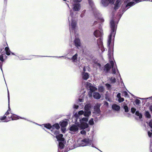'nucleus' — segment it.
Segmentation results:
<instances>
[{
    "label": "nucleus",
    "instance_id": "4c0bfd02",
    "mask_svg": "<svg viewBox=\"0 0 152 152\" xmlns=\"http://www.w3.org/2000/svg\"><path fill=\"white\" fill-rule=\"evenodd\" d=\"M3 57V55H1L0 56V60L2 61H4Z\"/></svg>",
    "mask_w": 152,
    "mask_h": 152
},
{
    "label": "nucleus",
    "instance_id": "2eb2a0df",
    "mask_svg": "<svg viewBox=\"0 0 152 152\" xmlns=\"http://www.w3.org/2000/svg\"><path fill=\"white\" fill-rule=\"evenodd\" d=\"M0 120L1 121L5 120L4 121L6 122H7L10 121L11 120H12L11 115L10 116H8L7 118V116H4L3 117H1L0 118Z\"/></svg>",
    "mask_w": 152,
    "mask_h": 152
},
{
    "label": "nucleus",
    "instance_id": "a211bd4d",
    "mask_svg": "<svg viewBox=\"0 0 152 152\" xmlns=\"http://www.w3.org/2000/svg\"><path fill=\"white\" fill-rule=\"evenodd\" d=\"M93 97L96 99H99L101 97L100 95L98 92H95L93 94Z\"/></svg>",
    "mask_w": 152,
    "mask_h": 152
},
{
    "label": "nucleus",
    "instance_id": "b1692460",
    "mask_svg": "<svg viewBox=\"0 0 152 152\" xmlns=\"http://www.w3.org/2000/svg\"><path fill=\"white\" fill-rule=\"evenodd\" d=\"M67 125V122L65 121H63L61 122L60 125L62 127H64Z\"/></svg>",
    "mask_w": 152,
    "mask_h": 152
},
{
    "label": "nucleus",
    "instance_id": "ddd939ff",
    "mask_svg": "<svg viewBox=\"0 0 152 152\" xmlns=\"http://www.w3.org/2000/svg\"><path fill=\"white\" fill-rule=\"evenodd\" d=\"M77 54H76L72 57V59L75 63V64L79 65V60H78L77 59Z\"/></svg>",
    "mask_w": 152,
    "mask_h": 152
},
{
    "label": "nucleus",
    "instance_id": "e433bc0d",
    "mask_svg": "<svg viewBox=\"0 0 152 152\" xmlns=\"http://www.w3.org/2000/svg\"><path fill=\"white\" fill-rule=\"evenodd\" d=\"M149 125L151 128H152V120H151L149 123Z\"/></svg>",
    "mask_w": 152,
    "mask_h": 152
},
{
    "label": "nucleus",
    "instance_id": "7ed1b4c3",
    "mask_svg": "<svg viewBox=\"0 0 152 152\" xmlns=\"http://www.w3.org/2000/svg\"><path fill=\"white\" fill-rule=\"evenodd\" d=\"M111 28L112 29V31L108 37L107 45L109 46L111 42L112 38H113L115 36L116 27L114 23V21L112 20L110 22Z\"/></svg>",
    "mask_w": 152,
    "mask_h": 152
},
{
    "label": "nucleus",
    "instance_id": "4468645a",
    "mask_svg": "<svg viewBox=\"0 0 152 152\" xmlns=\"http://www.w3.org/2000/svg\"><path fill=\"white\" fill-rule=\"evenodd\" d=\"M142 1V0H129V2L126 5V6H131L136 3Z\"/></svg>",
    "mask_w": 152,
    "mask_h": 152
},
{
    "label": "nucleus",
    "instance_id": "bb28decb",
    "mask_svg": "<svg viewBox=\"0 0 152 152\" xmlns=\"http://www.w3.org/2000/svg\"><path fill=\"white\" fill-rule=\"evenodd\" d=\"M5 50L6 54L8 55H9L10 54V51L9 48L8 47H6L5 48Z\"/></svg>",
    "mask_w": 152,
    "mask_h": 152
},
{
    "label": "nucleus",
    "instance_id": "9d476101",
    "mask_svg": "<svg viewBox=\"0 0 152 152\" xmlns=\"http://www.w3.org/2000/svg\"><path fill=\"white\" fill-rule=\"evenodd\" d=\"M91 85V84L88 82H87L85 85L87 89H90L92 93H93L94 91L97 90V88Z\"/></svg>",
    "mask_w": 152,
    "mask_h": 152
},
{
    "label": "nucleus",
    "instance_id": "f8f14e48",
    "mask_svg": "<svg viewBox=\"0 0 152 152\" xmlns=\"http://www.w3.org/2000/svg\"><path fill=\"white\" fill-rule=\"evenodd\" d=\"M97 43L98 46H99V48L100 49L102 52H103L104 51V49L103 46L102 40V39H98L97 40Z\"/></svg>",
    "mask_w": 152,
    "mask_h": 152
},
{
    "label": "nucleus",
    "instance_id": "a878e982",
    "mask_svg": "<svg viewBox=\"0 0 152 152\" xmlns=\"http://www.w3.org/2000/svg\"><path fill=\"white\" fill-rule=\"evenodd\" d=\"M44 126L46 128L49 129H51L52 128V127L50 124H46L44 125Z\"/></svg>",
    "mask_w": 152,
    "mask_h": 152
},
{
    "label": "nucleus",
    "instance_id": "a18cd8bd",
    "mask_svg": "<svg viewBox=\"0 0 152 152\" xmlns=\"http://www.w3.org/2000/svg\"><path fill=\"white\" fill-rule=\"evenodd\" d=\"M115 78H112L111 79V82L113 83H114L115 81Z\"/></svg>",
    "mask_w": 152,
    "mask_h": 152
},
{
    "label": "nucleus",
    "instance_id": "0eeeda50",
    "mask_svg": "<svg viewBox=\"0 0 152 152\" xmlns=\"http://www.w3.org/2000/svg\"><path fill=\"white\" fill-rule=\"evenodd\" d=\"M92 141L89 140L88 139H86L81 141L80 143V146H89L91 145V146L94 147L93 144H92Z\"/></svg>",
    "mask_w": 152,
    "mask_h": 152
},
{
    "label": "nucleus",
    "instance_id": "9b49d317",
    "mask_svg": "<svg viewBox=\"0 0 152 152\" xmlns=\"http://www.w3.org/2000/svg\"><path fill=\"white\" fill-rule=\"evenodd\" d=\"M115 0H102L101 3L104 7L107 6L109 3L113 4Z\"/></svg>",
    "mask_w": 152,
    "mask_h": 152
},
{
    "label": "nucleus",
    "instance_id": "ea45409f",
    "mask_svg": "<svg viewBox=\"0 0 152 152\" xmlns=\"http://www.w3.org/2000/svg\"><path fill=\"white\" fill-rule=\"evenodd\" d=\"M123 94L125 96H126L127 95V93L126 91H124L123 92Z\"/></svg>",
    "mask_w": 152,
    "mask_h": 152
},
{
    "label": "nucleus",
    "instance_id": "c03bdc74",
    "mask_svg": "<svg viewBox=\"0 0 152 152\" xmlns=\"http://www.w3.org/2000/svg\"><path fill=\"white\" fill-rule=\"evenodd\" d=\"M148 135L149 137H151V135L152 134L149 131L148 132Z\"/></svg>",
    "mask_w": 152,
    "mask_h": 152
},
{
    "label": "nucleus",
    "instance_id": "5701e85b",
    "mask_svg": "<svg viewBox=\"0 0 152 152\" xmlns=\"http://www.w3.org/2000/svg\"><path fill=\"white\" fill-rule=\"evenodd\" d=\"M120 1V0H117L115 4V6L114 7V9L115 10L117 9H118V7H119V5L120 4V3H119Z\"/></svg>",
    "mask_w": 152,
    "mask_h": 152
},
{
    "label": "nucleus",
    "instance_id": "864d4df0",
    "mask_svg": "<svg viewBox=\"0 0 152 152\" xmlns=\"http://www.w3.org/2000/svg\"><path fill=\"white\" fill-rule=\"evenodd\" d=\"M97 111L98 112L99 111V108H98L97 109Z\"/></svg>",
    "mask_w": 152,
    "mask_h": 152
},
{
    "label": "nucleus",
    "instance_id": "3c124183",
    "mask_svg": "<svg viewBox=\"0 0 152 152\" xmlns=\"http://www.w3.org/2000/svg\"><path fill=\"white\" fill-rule=\"evenodd\" d=\"M81 1V0H75V2H80Z\"/></svg>",
    "mask_w": 152,
    "mask_h": 152
},
{
    "label": "nucleus",
    "instance_id": "f704fd0d",
    "mask_svg": "<svg viewBox=\"0 0 152 152\" xmlns=\"http://www.w3.org/2000/svg\"><path fill=\"white\" fill-rule=\"evenodd\" d=\"M131 112L133 113H134L135 111H136V109L133 107H132L131 108Z\"/></svg>",
    "mask_w": 152,
    "mask_h": 152
},
{
    "label": "nucleus",
    "instance_id": "72a5a7b5",
    "mask_svg": "<svg viewBox=\"0 0 152 152\" xmlns=\"http://www.w3.org/2000/svg\"><path fill=\"white\" fill-rule=\"evenodd\" d=\"M135 102L136 104H138L140 103V101L139 99H137L135 101Z\"/></svg>",
    "mask_w": 152,
    "mask_h": 152
},
{
    "label": "nucleus",
    "instance_id": "f3484780",
    "mask_svg": "<svg viewBox=\"0 0 152 152\" xmlns=\"http://www.w3.org/2000/svg\"><path fill=\"white\" fill-rule=\"evenodd\" d=\"M74 42L76 47H78L80 46V41L79 38H76L74 41Z\"/></svg>",
    "mask_w": 152,
    "mask_h": 152
},
{
    "label": "nucleus",
    "instance_id": "2f4dec72",
    "mask_svg": "<svg viewBox=\"0 0 152 152\" xmlns=\"http://www.w3.org/2000/svg\"><path fill=\"white\" fill-rule=\"evenodd\" d=\"M124 109L126 112H127L128 111V108L127 106H125L124 107Z\"/></svg>",
    "mask_w": 152,
    "mask_h": 152
},
{
    "label": "nucleus",
    "instance_id": "4be33fe9",
    "mask_svg": "<svg viewBox=\"0 0 152 152\" xmlns=\"http://www.w3.org/2000/svg\"><path fill=\"white\" fill-rule=\"evenodd\" d=\"M110 67L108 64H107L104 66V71L108 72L110 70Z\"/></svg>",
    "mask_w": 152,
    "mask_h": 152
},
{
    "label": "nucleus",
    "instance_id": "dca6fc26",
    "mask_svg": "<svg viewBox=\"0 0 152 152\" xmlns=\"http://www.w3.org/2000/svg\"><path fill=\"white\" fill-rule=\"evenodd\" d=\"M73 9L75 11H78L80 9V4L79 3H75L73 5Z\"/></svg>",
    "mask_w": 152,
    "mask_h": 152
},
{
    "label": "nucleus",
    "instance_id": "c9c22d12",
    "mask_svg": "<svg viewBox=\"0 0 152 152\" xmlns=\"http://www.w3.org/2000/svg\"><path fill=\"white\" fill-rule=\"evenodd\" d=\"M98 21L100 22H103L104 21V20L102 18H99Z\"/></svg>",
    "mask_w": 152,
    "mask_h": 152
},
{
    "label": "nucleus",
    "instance_id": "37998d69",
    "mask_svg": "<svg viewBox=\"0 0 152 152\" xmlns=\"http://www.w3.org/2000/svg\"><path fill=\"white\" fill-rule=\"evenodd\" d=\"M106 86L108 89L110 87V85L108 84H106Z\"/></svg>",
    "mask_w": 152,
    "mask_h": 152
},
{
    "label": "nucleus",
    "instance_id": "cd10ccee",
    "mask_svg": "<svg viewBox=\"0 0 152 152\" xmlns=\"http://www.w3.org/2000/svg\"><path fill=\"white\" fill-rule=\"evenodd\" d=\"M145 115L148 118H150L151 117V115L147 111H145Z\"/></svg>",
    "mask_w": 152,
    "mask_h": 152
},
{
    "label": "nucleus",
    "instance_id": "052dcab7",
    "mask_svg": "<svg viewBox=\"0 0 152 152\" xmlns=\"http://www.w3.org/2000/svg\"><path fill=\"white\" fill-rule=\"evenodd\" d=\"M151 132H152V129L151 130Z\"/></svg>",
    "mask_w": 152,
    "mask_h": 152
},
{
    "label": "nucleus",
    "instance_id": "680f3d73",
    "mask_svg": "<svg viewBox=\"0 0 152 152\" xmlns=\"http://www.w3.org/2000/svg\"><path fill=\"white\" fill-rule=\"evenodd\" d=\"M151 1H152V0H151Z\"/></svg>",
    "mask_w": 152,
    "mask_h": 152
},
{
    "label": "nucleus",
    "instance_id": "c85d7f7f",
    "mask_svg": "<svg viewBox=\"0 0 152 152\" xmlns=\"http://www.w3.org/2000/svg\"><path fill=\"white\" fill-rule=\"evenodd\" d=\"M135 114L137 116H138L140 119L142 118V114L140 113H139L138 111H137L135 113Z\"/></svg>",
    "mask_w": 152,
    "mask_h": 152
},
{
    "label": "nucleus",
    "instance_id": "13d9d810",
    "mask_svg": "<svg viewBox=\"0 0 152 152\" xmlns=\"http://www.w3.org/2000/svg\"><path fill=\"white\" fill-rule=\"evenodd\" d=\"M1 70L2 71V68H1Z\"/></svg>",
    "mask_w": 152,
    "mask_h": 152
},
{
    "label": "nucleus",
    "instance_id": "8fccbe9b",
    "mask_svg": "<svg viewBox=\"0 0 152 152\" xmlns=\"http://www.w3.org/2000/svg\"><path fill=\"white\" fill-rule=\"evenodd\" d=\"M149 109L150 111L152 112V105H151L149 107Z\"/></svg>",
    "mask_w": 152,
    "mask_h": 152
},
{
    "label": "nucleus",
    "instance_id": "20e7f679",
    "mask_svg": "<svg viewBox=\"0 0 152 152\" xmlns=\"http://www.w3.org/2000/svg\"><path fill=\"white\" fill-rule=\"evenodd\" d=\"M69 21L70 23L69 28L71 34L75 33L76 31V23L75 20L72 19V15L71 14L70 16L68 18Z\"/></svg>",
    "mask_w": 152,
    "mask_h": 152
},
{
    "label": "nucleus",
    "instance_id": "6ab92c4d",
    "mask_svg": "<svg viewBox=\"0 0 152 152\" xmlns=\"http://www.w3.org/2000/svg\"><path fill=\"white\" fill-rule=\"evenodd\" d=\"M11 118L12 120H16L20 118L22 119V118L21 117H18L17 115L14 114L11 115Z\"/></svg>",
    "mask_w": 152,
    "mask_h": 152
},
{
    "label": "nucleus",
    "instance_id": "1a4fd4ad",
    "mask_svg": "<svg viewBox=\"0 0 152 152\" xmlns=\"http://www.w3.org/2000/svg\"><path fill=\"white\" fill-rule=\"evenodd\" d=\"M60 128L59 125L58 124H55L52 127L53 129H51V131L54 133L55 135H57L58 134V129Z\"/></svg>",
    "mask_w": 152,
    "mask_h": 152
},
{
    "label": "nucleus",
    "instance_id": "473e14b6",
    "mask_svg": "<svg viewBox=\"0 0 152 152\" xmlns=\"http://www.w3.org/2000/svg\"><path fill=\"white\" fill-rule=\"evenodd\" d=\"M124 99L121 97L118 99V101L119 102H123L124 101Z\"/></svg>",
    "mask_w": 152,
    "mask_h": 152
},
{
    "label": "nucleus",
    "instance_id": "49530a36",
    "mask_svg": "<svg viewBox=\"0 0 152 152\" xmlns=\"http://www.w3.org/2000/svg\"><path fill=\"white\" fill-rule=\"evenodd\" d=\"M83 101V99L80 98L79 99V102H82Z\"/></svg>",
    "mask_w": 152,
    "mask_h": 152
},
{
    "label": "nucleus",
    "instance_id": "a19ab883",
    "mask_svg": "<svg viewBox=\"0 0 152 152\" xmlns=\"http://www.w3.org/2000/svg\"><path fill=\"white\" fill-rule=\"evenodd\" d=\"M81 133L82 134H85L86 132L85 130H83L81 132Z\"/></svg>",
    "mask_w": 152,
    "mask_h": 152
},
{
    "label": "nucleus",
    "instance_id": "393cba45",
    "mask_svg": "<svg viewBox=\"0 0 152 152\" xmlns=\"http://www.w3.org/2000/svg\"><path fill=\"white\" fill-rule=\"evenodd\" d=\"M98 90L100 92H103L104 91V88L102 86H99L98 87Z\"/></svg>",
    "mask_w": 152,
    "mask_h": 152
},
{
    "label": "nucleus",
    "instance_id": "de8ad7c7",
    "mask_svg": "<svg viewBox=\"0 0 152 152\" xmlns=\"http://www.w3.org/2000/svg\"><path fill=\"white\" fill-rule=\"evenodd\" d=\"M78 105H74V108H75V109H77L78 108Z\"/></svg>",
    "mask_w": 152,
    "mask_h": 152
},
{
    "label": "nucleus",
    "instance_id": "58836bf2",
    "mask_svg": "<svg viewBox=\"0 0 152 152\" xmlns=\"http://www.w3.org/2000/svg\"><path fill=\"white\" fill-rule=\"evenodd\" d=\"M10 108H9V110H8V111L5 113V115L6 116H7L9 114V111H10Z\"/></svg>",
    "mask_w": 152,
    "mask_h": 152
},
{
    "label": "nucleus",
    "instance_id": "423d86ee",
    "mask_svg": "<svg viewBox=\"0 0 152 152\" xmlns=\"http://www.w3.org/2000/svg\"><path fill=\"white\" fill-rule=\"evenodd\" d=\"M63 135L60 134L58 135H56V137L57 139L59 142V147L60 149L63 148L64 145V139L63 137Z\"/></svg>",
    "mask_w": 152,
    "mask_h": 152
},
{
    "label": "nucleus",
    "instance_id": "79ce46f5",
    "mask_svg": "<svg viewBox=\"0 0 152 152\" xmlns=\"http://www.w3.org/2000/svg\"><path fill=\"white\" fill-rule=\"evenodd\" d=\"M117 97L119 99V98H121V94L120 93H119L117 95Z\"/></svg>",
    "mask_w": 152,
    "mask_h": 152
},
{
    "label": "nucleus",
    "instance_id": "09e8293b",
    "mask_svg": "<svg viewBox=\"0 0 152 152\" xmlns=\"http://www.w3.org/2000/svg\"><path fill=\"white\" fill-rule=\"evenodd\" d=\"M8 102H9V101H10V96H9V93L8 91Z\"/></svg>",
    "mask_w": 152,
    "mask_h": 152
},
{
    "label": "nucleus",
    "instance_id": "5fc2aeb1",
    "mask_svg": "<svg viewBox=\"0 0 152 152\" xmlns=\"http://www.w3.org/2000/svg\"><path fill=\"white\" fill-rule=\"evenodd\" d=\"M83 70H84V71H85V68H83Z\"/></svg>",
    "mask_w": 152,
    "mask_h": 152
},
{
    "label": "nucleus",
    "instance_id": "6e6552de",
    "mask_svg": "<svg viewBox=\"0 0 152 152\" xmlns=\"http://www.w3.org/2000/svg\"><path fill=\"white\" fill-rule=\"evenodd\" d=\"M103 34V31L101 28L99 29L96 30L94 32V35L96 37L101 36Z\"/></svg>",
    "mask_w": 152,
    "mask_h": 152
},
{
    "label": "nucleus",
    "instance_id": "aec40b11",
    "mask_svg": "<svg viewBox=\"0 0 152 152\" xmlns=\"http://www.w3.org/2000/svg\"><path fill=\"white\" fill-rule=\"evenodd\" d=\"M82 78L84 80H87L89 77V75L87 73L83 72L82 74Z\"/></svg>",
    "mask_w": 152,
    "mask_h": 152
},
{
    "label": "nucleus",
    "instance_id": "412c9836",
    "mask_svg": "<svg viewBox=\"0 0 152 152\" xmlns=\"http://www.w3.org/2000/svg\"><path fill=\"white\" fill-rule=\"evenodd\" d=\"M113 109L116 111H118L120 109V107L116 104H113L112 106Z\"/></svg>",
    "mask_w": 152,
    "mask_h": 152
},
{
    "label": "nucleus",
    "instance_id": "bf43d9fd",
    "mask_svg": "<svg viewBox=\"0 0 152 152\" xmlns=\"http://www.w3.org/2000/svg\"><path fill=\"white\" fill-rule=\"evenodd\" d=\"M12 53V54H13V55H14V53Z\"/></svg>",
    "mask_w": 152,
    "mask_h": 152
},
{
    "label": "nucleus",
    "instance_id": "c756f323",
    "mask_svg": "<svg viewBox=\"0 0 152 152\" xmlns=\"http://www.w3.org/2000/svg\"><path fill=\"white\" fill-rule=\"evenodd\" d=\"M89 4L90 5V6H91V7L92 8H94V7L93 6V2L91 1V0H89Z\"/></svg>",
    "mask_w": 152,
    "mask_h": 152
},
{
    "label": "nucleus",
    "instance_id": "39448f33",
    "mask_svg": "<svg viewBox=\"0 0 152 152\" xmlns=\"http://www.w3.org/2000/svg\"><path fill=\"white\" fill-rule=\"evenodd\" d=\"M108 56L110 61V63L111 66H112V72L113 73L115 74L116 72V66H114V62L113 61V51L112 50L109 49L108 52Z\"/></svg>",
    "mask_w": 152,
    "mask_h": 152
},
{
    "label": "nucleus",
    "instance_id": "7c9ffc66",
    "mask_svg": "<svg viewBox=\"0 0 152 152\" xmlns=\"http://www.w3.org/2000/svg\"><path fill=\"white\" fill-rule=\"evenodd\" d=\"M89 124H90L91 125L93 124L94 123L93 119V118L91 119V120L89 121Z\"/></svg>",
    "mask_w": 152,
    "mask_h": 152
},
{
    "label": "nucleus",
    "instance_id": "4d7b16f0",
    "mask_svg": "<svg viewBox=\"0 0 152 152\" xmlns=\"http://www.w3.org/2000/svg\"><path fill=\"white\" fill-rule=\"evenodd\" d=\"M91 95H89V96L91 97Z\"/></svg>",
    "mask_w": 152,
    "mask_h": 152
},
{
    "label": "nucleus",
    "instance_id": "603ef678",
    "mask_svg": "<svg viewBox=\"0 0 152 152\" xmlns=\"http://www.w3.org/2000/svg\"><path fill=\"white\" fill-rule=\"evenodd\" d=\"M97 64L99 67H100V64Z\"/></svg>",
    "mask_w": 152,
    "mask_h": 152
},
{
    "label": "nucleus",
    "instance_id": "f257e3e1",
    "mask_svg": "<svg viewBox=\"0 0 152 152\" xmlns=\"http://www.w3.org/2000/svg\"><path fill=\"white\" fill-rule=\"evenodd\" d=\"M80 124L76 123L75 125H72L70 128L69 130L70 131L76 132L78 130V127L83 129L88 127V124L86 123L88 121L87 118H83L82 119H80Z\"/></svg>",
    "mask_w": 152,
    "mask_h": 152
},
{
    "label": "nucleus",
    "instance_id": "f03ea898",
    "mask_svg": "<svg viewBox=\"0 0 152 152\" xmlns=\"http://www.w3.org/2000/svg\"><path fill=\"white\" fill-rule=\"evenodd\" d=\"M91 105L90 104H87L85 106V111L84 112L83 110H80L79 111L78 113L75 114L74 117L77 118L80 115H84L85 116L88 117L91 114V111L90 110Z\"/></svg>",
    "mask_w": 152,
    "mask_h": 152
},
{
    "label": "nucleus",
    "instance_id": "6e6d98bb",
    "mask_svg": "<svg viewBox=\"0 0 152 152\" xmlns=\"http://www.w3.org/2000/svg\"><path fill=\"white\" fill-rule=\"evenodd\" d=\"M97 22V21H95L94 23L95 24H96V23Z\"/></svg>",
    "mask_w": 152,
    "mask_h": 152
}]
</instances>
